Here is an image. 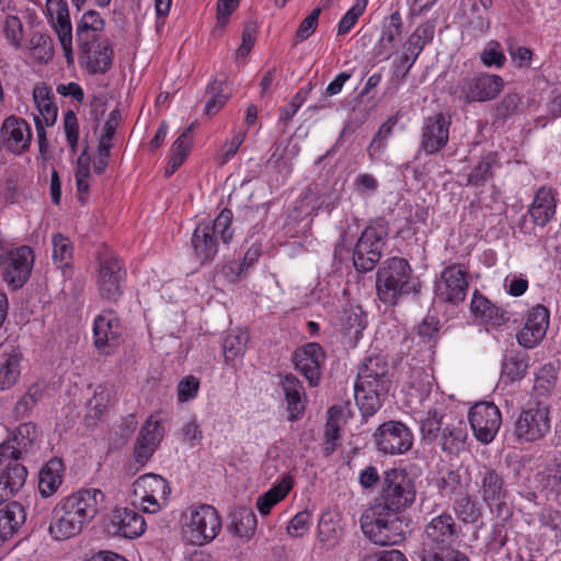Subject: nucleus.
Instances as JSON below:
<instances>
[{
  "mask_svg": "<svg viewBox=\"0 0 561 561\" xmlns=\"http://www.w3.org/2000/svg\"><path fill=\"white\" fill-rule=\"evenodd\" d=\"M420 561H470L468 556L456 547L417 556Z\"/></svg>",
  "mask_w": 561,
  "mask_h": 561,
  "instance_id": "obj_58",
  "label": "nucleus"
},
{
  "mask_svg": "<svg viewBox=\"0 0 561 561\" xmlns=\"http://www.w3.org/2000/svg\"><path fill=\"white\" fill-rule=\"evenodd\" d=\"M389 234L388 221L379 217L360 233L354 250L353 264L357 272L373 271L380 261Z\"/></svg>",
  "mask_w": 561,
  "mask_h": 561,
  "instance_id": "obj_9",
  "label": "nucleus"
},
{
  "mask_svg": "<svg viewBox=\"0 0 561 561\" xmlns=\"http://www.w3.org/2000/svg\"><path fill=\"white\" fill-rule=\"evenodd\" d=\"M474 483L481 501L492 513H495L503 520L512 516V511L507 504L508 484L500 467L488 463L479 466Z\"/></svg>",
  "mask_w": 561,
  "mask_h": 561,
  "instance_id": "obj_8",
  "label": "nucleus"
},
{
  "mask_svg": "<svg viewBox=\"0 0 561 561\" xmlns=\"http://www.w3.org/2000/svg\"><path fill=\"white\" fill-rule=\"evenodd\" d=\"M127 271L121 257L105 253L99 257L96 286L100 297L108 302H116L123 295Z\"/></svg>",
  "mask_w": 561,
  "mask_h": 561,
  "instance_id": "obj_14",
  "label": "nucleus"
},
{
  "mask_svg": "<svg viewBox=\"0 0 561 561\" xmlns=\"http://www.w3.org/2000/svg\"><path fill=\"white\" fill-rule=\"evenodd\" d=\"M420 431L425 444L436 443L445 454L458 456L466 448V423L456 417L446 419L436 409L421 416Z\"/></svg>",
  "mask_w": 561,
  "mask_h": 561,
  "instance_id": "obj_5",
  "label": "nucleus"
},
{
  "mask_svg": "<svg viewBox=\"0 0 561 561\" xmlns=\"http://www.w3.org/2000/svg\"><path fill=\"white\" fill-rule=\"evenodd\" d=\"M367 327V316L360 306L350 305L344 308L341 317V331L344 342L355 347L362 339V333Z\"/></svg>",
  "mask_w": 561,
  "mask_h": 561,
  "instance_id": "obj_31",
  "label": "nucleus"
},
{
  "mask_svg": "<svg viewBox=\"0 0 561 561\" xmlns=\"http://www.w3.org/2000/svg\"><path fill=\"white\" fill-rule=\"evenodd\" d=\"M502 77L491 73H481L459 80L455 94L465 103L486 102L494 100L503 90Z\"/></svg>",
  "mask_w": 561,
  "mask_h": 561,
  "instance_id": "obj_15",
  "label": "nucleus"
},
{
  "mask_svg": "<svg viewBox=\"0 0 561 561\" xmlns=\"http://www.w3.org/2000/svg\"><path fill=\"white\" fill-rule=\"evenodd\" d=\"M415 496L414 480L408 472L389 469L383 472L381 491L373 504H380L381 508L400 514L414 503Z\"/></svg>",
  "mask_w": 561,
  "mask_h": 561,
  "instance_id": "obj_10",
  "label": "nucleus"
},
{
  "mask_svg": "<svg viewBox=\"0 0 561 561\" xmlns=\"http://www.w3.org/2000/svg\"><path fill=\"white\" fill-rule=\"evenodd\" d=\"M451 117L446 113H435L424 118L421 128L420 149L426 154H435L443 150L449 140Z\"/></svg>",
  "mask_w": 561,
  "mask_h": 561,
  "instance_id": "obj_19",
  "label": "nucleus"
},
{
  "mask_svg": "<svg viewBox=\"0 0 561 561\" xmlns=\"http://www.w3.org/2000/svg\"><path fill=\"white\" fill-rule=\"evenodd\" d=\"M26 514L19 502H10L0 508V547L25 523Z\"/></svg>",
  "mask_w": 561,
  "mask_h": 561,
  "instance_id": "obj_36",
  "label": "nucleus"
},
{
  "mask_svg": "<svg viewBox=\"0 0 561 561\" xmlns=\"http://www.w3.org/2000/svg\"><path fill=\"white\" fill-rule=\"evenodd\" d=\"M1 137L5 148L19 156L24 153L31 145V127L25 119L9 116L2 123Z\"/></svg>",
  "mask_w": 561,
  "mask_h": 561,
  "instance_id": "obj_26",
  "label": "nucleus"
},
{
  "mask_svg": "<svg viewBox=\"0 0 561 561\" xmlns=\"http://www.w3.org/2000/svg\"><path fill=\"white\" fill-rule=\"evenodd\" d=\"M105 22L101 14L95 10H89L83 13L77 23L76 32H99L103 33Z\"/></svg>",
  "mask_w": 561,
  "mask_h": 561,
  "instance_id": "obj_56",
  "label": "nucleus"
},
{
  "mask_svg": "<svg viewBox=\"0 0 561 561\" xmlns=\"http://www.w3.org/2000/svg\"><path fill=\"white\" fill-rule=\"evenodd\" d=\"M520 103V96L517 93H507L496 105L495 112L496 117L506 119L516 113Z\"/></svg>",
  "mask_w": 561,
  "mask_h": 561,
  "instance_id": "obj_63",
  "label": "nucleus"
},
{
  "mask_svg": "<svg viewBox=\"0 0 561 561\" xmlns=\"http://www.w3.org/2000/svg\"><path fill=\"white\" fill-rule=\"evenodd\" d=\"M460 534L461 527L456 523L453 514L443 512L424 526L421 545L415 554L417 557L454 547Z\"/></svg>",
  "mask_w": 561,
  "mask_h": 561,
  "instance_id": "obj_11",
  "label": "nucleus"
},
{
  "mask_svg": "<svg viewBox=\"0 0 561 561\" xmlns=\"http://www.w3.org/2000/svg\"><path fill=\"white\" fill-rule=\"evenodd\" d=\"M35 261L31 247H7L0 242V267L2 278L12 290L22 288L30 279Z\"/></svg>",
  "mask_w": 561,
  "mask_h": 561,
  "instance_id": "obj_12",
  "label": "nucleus"
},
{
  "mask_svg": "<svg viewBox=\"0 0 561 561\" xmlns=\"http://www.w3.org/2000/svg\"><path fill=\"white\" fill-rule=\"evenodd\" d=\"M3 32L5 38L11 43V45H13L15 48L21 47L23 37V24L19 16L8 15L3 24Z\"/></svg>",
  "mask_w": 561,
  "mask_h": 561,
  "instance_id": "obj_57",
  "label": "nucleus"
},
{
  "mask_svg": "<svg viewBox=\"0 0 561 561\" xmlns=\"http://www.w3.org/2000/svg\"><path fill=\"white\" fill-rule=\"evenodd\" d=\"M470 309L474 317L493 327H500L510 319L508 312L505 309L492 304L478 290L473 293Z\"/></svg>",
  "mask_w": 561,
  "mask_h": 561,
  "instance_id": "obj_35",
  "label": "nucleus"
},
{
  "mask_svg": "<svg viewBox=\"0 0 561 561\" xmlns=\"http://www.w3.org/2000/svg\"><path fill=\"white\" fill-rule=\"evenodd\" d=\"M64 128L68 145L72 151H76L79 140V124L76 113L71 110L65 113Z\"/></svg>",
  "mask_w": 561,
  "mask_h": 561,
  "instance_id": "obj_60",
  "label": "nucleus"
},
{
  "mask_svg": "<svg viewBox=\"0 0 561 561\" xmlns=\"http://www.w3.org/2000/svg\"><path fill=\"white\" fill-rule=\"evenodd\" d=\"M94 345L104 354H110L118 345L121 322L113 310H104L94 320Z\"/></svg>",
  "mask_w": 561,
  "mask_h": 561,
  "instance_id": "obj_25",
  "label": "nucleus"
},
{
  "mask_svg": "<svg viewBox=\"0 0 561 561\" xmlns=\"http://www.w3.org/2000/svg\"><path fill=\"white\" fill-rule=\"evenodd\" d=\"M392 386V374L386 358L379 354L366 356L357 368L354 385L356 404L364 421L382 407Z\"/></svg>",
  "mask_w": 561,
  "mask_h": 561,
  "instance_id": "obj_2",
  "label": "nucleus"
},
{
  "mask_svg": "<svg viewBox=\"0 0 561 561\" xmlns=\"http://www.w3.org/2000/svg\"><path fill=\"white\" fill-rule=\"evenodd\" d=\"M104 493L100 489H82L64 497L51 512L48 527L55 540H65L81 533L103 508Z\"/></svg>",
  "mask_w": 561,
  "mask_h": 561,
  "instance_id": "obj_1",
  "label": "nucleus"
},
{
  "mask_svg": "<svg viewBox=\"0 0 561 561\" xmlns=\"http://www.w3.org/2000/svg\"><path fill=\"white\" fill-rule=\"evenodd\" d=\"M187 141L185 136H179L170 149L169 162L164 169L165 178H170L183 164L187 154Z\"/></svg>",
  "mask_w": 561,
  "mask_h": 561,
  "instance_id": "obj_51",
  "label": "nucleus"
},
{
  "mask_svg": "<svg viewBox=\"0 0 561 561\" xmlns=\"http://www.w3.org/2000/svg\"><path fill=\"white\" fill-rule=\"evenodd\" d=\"M291 359L296 369L308 380L309 385L318 386L325 362L323 347L319 343L309 342L297 348Z\"/></svg>",
  "mask_w": 561,
  "mask_h": 561,
  "instance_id": "obj_22",
  "label": "nucleus"
},
{
  "mask_svg": "<svg viewBox=\"0 0 561 561\" xmlns=\"http://www.w3.org/2000/svg\"><path fill=\"white\" fill-rule=\"evenodd\" d=\"M159 427L160 423L151 417L142 425L134 449L135 459L138 463L145 465L153 455L160 442Z\"/></svg>",
  "mask_w": 561,
  "mask_h": 561,
  "instance_id": "obj_33",
  "label": "nucleus"
},
{
  "mask_svg": "<svg viewBox=\"0 0 561 561\" xmlns=\"http://www.w3.org/2000/svg\"><path fill=\"white\" fill-rule=\"evenodd\" d=\"M403 21L399 11H394L385 18L381 24V34L378 42L380 50L392 49L401 38Z\"/></svg>",
  "mask_w": 561,
  "mask_h": 561,
  "instance_id": "obj_43",
  "label": "nucleus"
},
{
  "mask_svg": "<svg viewBox=\"0 0 561 561\" xmlns=\"http://www.w3.org/2000/svg\"><path fill=\"white\" fill-rule=\"evenodd\" d=\"M549 317V309L543 305L533 307L525 325L516 335L518 344L525 348H534L538 345L546 335Z\"/></svg>",
  "mask_w": 561,
  "mask_h": 561,
  "instance_id": "obj_24",
  "label": "nucleus"
},
{
  "mask_svg": "<svg viewBox=\"0 0 561 561\" xmlns=\"http://www.w3.org/2000/svg\"><path fill=\"white\" fill-rule=\"evenodd\" d=\"M199 389V381L194 376L184 377L178 386V397L182 402L194 399Z\"/></svg>",
  "mask_w": 561,
  "mask_h": 561,
  "instance_id": "obj_64",
  "label": "nucleus"
},
{
  "mask_svg": "<svg viewBox=\"0 0 561 561\" xmlns=\"http://www.w3.org/2000/svg\"><path fill=\"white\" fill-rule=\"evenodd\" d=\"M312 87L309 89H300L291 99L290 103L280 107L279 110V122L287 125V123L293 118V116L297 113V111L301 107L308 93L311 91Z\"/></svg>",
  "mask_w": 561,
  "mask_h": 561,
  "instance_id": "obj_59",
  "label": "nucleus"
},
{
  "mask_svg": "<svg viewBox=\"0 0 561 561\" xmlns=\"http://www.w3.org/2000/svg\"><path fill=\"white\" fill-rule=\"evenodd\" d=\"M435 24L432 21H426L420 24L403 43V53L401 54V60L408 62L410 56H413V60L408 65L403 77L409 75L410 69L423 51L424 47L431 43L434 38Z\"/></svg>",
  "mask_w": 561,
  "mask_h": 561,
  "instance_id": "obj_28",
  "label": "nucleus"
},
{
  "mask_svg": "<svg viewBox=\"0 0 561 561\" xmlns=\"http://www.w3.org/2000/svg\"><path fill=\"white\" fill-rule=\"evenodd\" d=\"M62 463L58 459L49 460L39 471L38 490L43 497L51 496L62 482Z\"/></svg>",
  "mask_w": 561,
  "mask_h": 561,
  "instance_id": "obj_42",
  "label": "nucleus"
},
{
  "mask_svg": "<svg viewBox=\"0 0 561 561\" xmlns=\"http://www.w3.org/2000/svg\"><path fill=\"white\" fill-rule=\"evenodd\" d=\"M366 2L364 3H355L341 19L337 26V34L345 35L351 31V28L355 25L358 18L363 14L365 10Z\"/></svg>",
  "mask_w": 561,
  "mask_h": 561,
  "instance_id": "obj_61",
  "label": "nucleus"
},
{
  "mask_svg": "<svg viewBox=\"0 0 561 561\" xmlns=\"http://www.w3.org/2000/svg\"><path fill=\"white\" fill-rule=\"evenodd\" d=\"M280 386L287 403L289 420L296 421L305 412V405L301 402V398L305 394L302 383L293 374H286L282 376Z\"/></svg>",
  "mask_w": 561,
  "mask_h": 561,
  "instance_id": "obj_37",
  "label": "nucleus"
},
{
  "mask_svg": "<svg viewBox=\"0 0 561 561\" xmlns=\"http://www.w3.org/2000/svg\"><path fill=\"white\" fill-rule=\"evenodd\" d=\"M557 202L552 188L541 186L537 190L528 215L536 226L545 227L556 214Z\"/></svg>",
  "mask_w": 561,
  "mask_h": 561,
  "instance_id": "obj_32",
  "label": "nucleus"
},
{
  "mask_svg": "<svg viewBox=\"0 0 561 561\" xmlns=\"http://www.w3.org/2000/svg\"><path fill=\"white\" fill-rule=\"evenodd\" d=\"M105 22L101 14L95 10H89L83 13L77 23L76 32H99L103 33Z\"/></svg>",
  "mask_w": 561,
  "mask_h": 561,
  "instance_id": "obj_55",
  "label": "nucleus"
},
{
  "mask_svg": "<svg viewBox=\"0 0 561 561\" xmlns=\"http://www.w3.org/2000/svg\"><path fill=\"white\" fill-rule=\"evenodd\" d=\"M420 289V280L403 257L385 260L376 273L377 296L385 305L396 306L403 296L417 294Z\"/></svg>",
  "mask_w": 561,
  "mask_h": 561,
  "instance_id": "obj_4",
  "label": "nucleus"
},
{
  "mask_svg": "<svg viewBox=\"0 0 561 561\" xmlns=\"http://www.w3.org/2000/svg\"><path fill=\"white\" fill-rule=\"evenodd\" d=\"M359 523L363 534L378 546L400 545L409 533L405 518L385 507L381 508L380 504H371L365 510Z\"/></svg>",
  "mask_w": 561,
  "mask_h": 561,
  "instance_id": "obj_6",
  "label": "nucleus"
},
{
  "mask_svg": "<svg viewBox=\"0 0 561 561\" xmlns=\"http://www.w3.org/2000/svg\"><path fill=\"white\" fill-rule=\"evenodd\" d=\"M468 419L476 438L482 444L491 443L502 424L499 408L493 402L486 401L472 405Z\"/></svg>",
  "mask_w": 561,
  "mask_h": 561,
  "instance_id": "obj_18",
  "label": "nucleus"
},
{
  "mask_svg": "<svg viewBox=\"0 0 561 561\" xmlns=\"http://www.w3.org/2000/svg\"><path fill=\"white\" fill-rule=\"evenodd\" d=\"M230 531L240 537L250 539L256 529V516L254 512L244 506L234 507L230 512Z\"/></svg>",
  "mask_w": 561,
  "mask_h": 561,
  "instance_id": "obj_41",
  "label": "nucleus"
},
{
  "mask_svg": "<svg viewBox=\"0 0 561 561\" xmlns=\"http://www.w3.org/2000/svg\"><path fill=\"white\" fill-rule=\"evenodd\" d=\"M232 211L224 208L213 222L202 221L194 229L191 243L193 254L199 264L214 261L218 253L219 241L224 244L230 243L233 237Z\"/></svg>",
  "mask_w": 561,
  "mask_h": 561,
  "instance_id": "obj_7",
  "label": "nucleus"
},
{
  "mask_svg": "<svg viewBox=\"0 0 561 561\" xmlns=\"http://www.w3.org/2000/svg\"><path fill=\"white\" fill-rule=\"evenodd\" d=\"M221 518L218 511L208 504L192 508L190 519L183 526V537L191 545L211 542L220 533Z\"/></svg>",
  "mask_w": 561,
  "mask_h": 561,
  "instance_id": "obj_13",
  "label": "nucleus"
},
{
  "mask_svg": "<svg viewBox=\"0 0 561 561\" xmlns=\"http://www.w3.org/2000/svg\"><path fill=\"white\" fill-rule=\"evenodd\" d=\"M53 259L59 268L71 266L73 245L70 239L61 233L53 237Z\"/></svg>",
  "mask_w": 561,
  "mask_h": 561,
  "instance_id": "obj_49",
  "label": "nucleus"
},
{
  "mask_svg": "<svg viewBox=\"0 0 561 561\" xmlns=\"http://www.w3.org/2000/svg\"><path fill=\"white\" fill-rule=\"evenodd\" d=\"M501 165L497 152L490 151L483 154L466 175V185L472 187L485 186L488 182L494 179L495 172Z\"/></svg>",
  "mask_w": 561,
  "mask_h": 561,
  "instance_id": "obj_34",
  "label": "nucleus"
},
{
  "mask_svg": "<svg viewBox=\"0 0 561 561\" xmlns=\"http://www.w3.org/2000/svg\"><path fill=\"white\" fill-rule=\"evenodd\" d=\"M46 11L49 23L57 34L58 41L64 50L67 64L71 65L73 62L72 25L68 3L66 0H46Z\"/></svg>",
  "mask_w": 561,
  "mask_h": 561,
  "instance_id": "obj_20",
  "label": "nucleus"
},
{
  "mask_svg": "<svg viewBox=\"0 0 561 561\" xmlns=\"http://www.w3.org/2000/svg\"><path fill=\"white\" fill-rule=\"evenodd\" d=\"M469 287L468 274L459 265L445 267L435 284V295L444 302L463 301Z\"/></svg>",
  "mask_w": 561,
  "mask_h": 561,
  "instance_id": "obj_21",
  "label": "nucleus"
},
{
  "mask_svg": "<svg viewBox=\"0 0 561 561\" xmlns=\"http://www.w3.org/2000/svg\"><path fill=\"white\" fill-rule=\"evenodd\" d=\"M377 449L387 455H402L413 445V435L410 428L399 421L382 423L374 434Z\"/></svg>",
  "mask_w": 561,
  "mask_h": 561,
  "instance_id": "obj_17",
  "label": "nucleus"
},
{
  "mask_svg": "<svg viewBox=\"0 0 561 561\" xmlns=\"http://www.w3.org/2000/svg\"><path fill=\"white\" fill-rule=\"evenodd\" d=\"M82 65L90 75L105 73L113 64L114 50L108 38L102 39L89 53H80Z\"/></svg>",
  "mask_w": 561,
  "mask_h": 561,
  "instance_id": "obj_30",
  "label": "nucleus"
},
{
  "mask_svg": "<svg viewBox=\"0 0 561 561\" xmlns=\"http://www.w3.org/2000/svg\"><path fill=\"white\" fill-rule=\"evenodd\" d=\"M454 510L465 523H476L481 517V510L477 502L466 492L455 497Z\"/></svg>",
  "mask_w": 561,
  "mask_h": 561,
  "instance_id": "obj_50",
  "label": "nucleus"
},
{
  "mask_svg": "<svg viewBox=\"0 0 561 561\" xmlns=\"http://www.w3.org/2000/svg\"><path fill=\"white\" fill-rule=\"evenodd\" d=\"M537 481L547 497L558 499L561 495V462L549 465L538 472Z\"/></svg>",
  "mask_w": 561,
  "mask_h": 561,
  "instance_id": "obj_46",
  "label": "nucleus"
},
{
  "mask_svg": "<svg viewBox=\"0 0 561 561\" xmlns=\"http://www.w3.org/2000/svg\"><path fill=\"white\" fill-rule=\"evenodd\" d=\"M528 359V355L525 351L516 348L507 350L502 360L501 378L505 380V382H514L523 379L529 367Z\"/></svg>",
  "mask_w": 561,
  "mask_h": 561,
  "instance_id": "obj_38",
  "label": "nucleus"
},
{
  "mask_svg": "<svg viewBox=\"0 0 561 561\" xmlns=\"http://www.w3.org/2000/svg\"><path fill=\"white\" fill-rule=\"evenodd\" d=\"M293 482L290 477H284L283 480L271 488L256 501V508L261 515H268L272 507L279 503L291 490Z\"/></svg>",
  "mask_w": 561,
  "mask_h": 561,
  "instance_id": "obj_45",
  "label": "nucleus"
},
{
  "mask_svg": "<svg viewBox=\"0 0 561 561\" xmlns=\"http://www.w3.org/2000/svg\"><path fill=\"white\" fill-rule=\"evenodd\" d=\"M248 342L249 334L245 331H232L227 334L222 342V351L226 362L229 364L236 358L243 356Z\"/></svg>",
  "mask_w": 561,
  "mask_h": 561,
  "instance_id": "obj_47",
  "label": "nucleus"
},
{
  "mask_svg": "<svg viewBox=\"0 0 561 561\" xmlns=\"http://www.w3.org/2000/svg\"><path fill=\"white\" fill-rule=\"evenodd\" d=\"M33 57L41 62H48L54 56V44L49 35L35 33L31 41Z\"/></svg>",
  "mask_w": 561,
  "mask_h": 561,
  "instance_id": "obj_52",
  "label": "nucleus"
},
{
  "mask_svg": "<svg viewBox=\"0 0 561 561\" xmlns=\"http://www.w3.org/2000/svg\"><path fill=\"white\" fill-rule=\"evenodd\" d=\"M468 483L467 470L462 466H450L438 472L435 488L443 499L454 500L466 492Z\"/></svg>",
  "mask_w": 561,
  "mask_h": 561,
  "instance_id": "obj_27",
  "label": "nucleus"
},
{
  "mask_svg": "<svg viewBox=\"0 0 561 561\" xmlns=\"http://www.w3.org/2000/svg\"><path fill=\"white\" fill-rule=\"evenodd\" d=\"M482 64L486 67L501 68L506 61V57L501 49V44L496 41H490L480 55Z\"/></svg>",
  "mask_w": 561,
  "mask_h": 561,
  "instance_id": "obj_54",
  "label": "nucleus"
},
{
  "mask_svg": "<svg viewBox=\"0 0 561 561\" xmlns=\"http://www.w3.org/2000/svg\"><path fill=\"white\" fill-rule=\"evenodd\" d=\"M549 431V411L545 407L523 411L515 422V435L525 442L541 439Z\"/></svg>",
  "mask_w": 561,
  "mask_h": 561,
  "instance_id": "obj_23",
  "label": "nucleus"
},
{
  "mask_svg": "<svg viewBox=\"0 0 561 561\" xmlns=\"http://www.w3.org/2000/svg\"><path fill=\"white\" fill-rule=\"evenodd\" d=\"M33 100L39 112V118L46 126H53L56 123L58 108L53 101L50 89L45 85H36L33 89Z\"/></svg>",
  "mask_w": 561,
  "mask_h": 561,
  "instance_id": "obj_44",
  "label": "nucleus"
},
{
  "mask_svg": "<svg viewBox=\"0 0 561 561\" xmlns=\"http://www.w3.org/2000/svg\"><path fill=\"white\" fill-rule=\"evenodd\" d=\"M37 438V426L27 422L20 424L0 444V481L12 491H20L26 482L28 473L23 462Z\"/></svg>",
  "mask_w": 561,
  "mask_h": 561,
  "instance_id": "obj_3",
  "label": "nucleus"
},
{
  "mask_svg": "<svg viewBox=\"0 0 561 561\" xmlns=\"http://www.w3.org/2000/svg\"><path fill=\"white\" fill-rule=\"evenodd\" d=\"M111 525L114 534L128 539L139 537L146 528L142 515L127 507L113 511Z\"/></svg>",
  "mask_w": 561,
  "mask_h": 561,
  "instance_id": "obj_29",
  "label": "nucleus"
},
{
  "mask_svg": "<svg viewBox=\"0 0 561 561\" xmlns=\"http://www.w3.org/2000/svg\"><path fill=\"white\" fill-rule=\"evenodd\" d=\"M171 492L169 482L159 474L147 473L134 482V495L146 513H157L165 505Z\"/></svg>",
  "mask_w": 561,
  "mask_h": 561,
  "instance_id": "obj_16",
  "label": "nucleus"
},
{
  "mask_svg": "<svg viewBox=\"0 0 561 561\" xmlns=\"http://www.w3.org/2000/svg\"><path fill=\"white\" fill-rule=\"evenodd\" d=\"M23 355L19 348L4 352L0 359V389L12 388L21 375V362Z\"/></svg>",
  "mask_w": 561,
  "mask_h": 561,
  "instance_id": "obj_40",
  "label": "nucleus"
},
{
  "mask_svg": "<svg viewBox=\"0 0 561 561\" xmlns=\"http://www.w3.org/2000/svg\"><path fill=\"white\" fill-rule=\"evenodd\" d=\"M398 116H390L380 127L375 137L373 138L369 147L368 154L373 159L376 152L381 151L387 142V139L392 135L394 126L398 124Z\"/></svg>",
  "mask_w": 561,
  "mask_h": 561,
  "instance_id": "obj_53",
  "label": "nucleus"
},
{
  "mask_svg": "<svg viewBox=\"0 0 561 561\" xmlns=\"http://www.w3.org/2000/svg\"><path fill=\"white\" fill-rule=\"evenodd\" d=\"M321 13L320 8L313 9L309 15H307L301 23L299 24V27L296 32V39L301 42L306 41L310 37V35L316 31L319 15Z\"/></svg>",
  "mask_w": 561,
  "mask_h": 561,
  "instance_id": "obj_62",
  "label": "nucleus"
},
{
  "mask_svg": "<svg viewBox=\"0 0 561 561\" xmlns=\"http://www.w3.org/2000/svg\"><path fill=\"white\" fill-rule=\"evenodd\" d=\"M342 529L331 514H323L318 524L319 540L327 547H335L340 540Z\"/></svg>",
  "mask_w": 561,
  "mask_h": 561,
  "instance_id": "obj_48",
  "label": "nucleus"
},
{
  "mask_svg": "<svg viewBox=\"0 0 561 561\" xmlns=\"http://www.w3.org/2000/svg\"><path fill=\"white\" fill-rule=\"evenodd\" d=\"M227 76L224 72L218 73L207 85L206 93L210 94L204 112L208 116L217 114L231 96V90L227 87Z\"/></svg>",
  "mask_w": 561,
  "mask_h": 561,
  "instance_id": "obj_39",
  "label": "nucleus"
}]
</instances>
